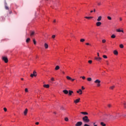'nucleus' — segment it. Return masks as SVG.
Here are the masks:
<instances>
[{"label": "nucleus", "instance_id": "obj_1", "mask_svg": "<svg viewBox=\"0 0 126 126\" xmlns=\"http://www.w3.org/2000/svg\"><path fill=\"white\" fill-rule=\"evenodd\" d=\"M106 116L109 118V119H110L111 120H116L118 119V115L116 116H114L110 114H106Z\"/></svg>", "mask_w": 126, "mask_h": 126}, {"label": "nucleus", "instance_id": "obj_2", "mask_svg": "<svg viewBox=\"0 0 126 126\" xmlns=\"http://www.w3.org/2000/svg\"><path fill=\"white\" fill-rule=\"evenodd\" d=\"M82 120L84 123H89V122H90V120H89V119H88V117L87 116H85L84 117H83Z\"/></svg>", "mask_w": 126, "mask_h": 126}, {"label": "nucleus", "instance_id": "obj_3", "mask_svg": "<svg viewBox=\"0 0 126 126\" xmlns=\"http://www.w3.org/2000/svg\"><path fill=\"white\" fill-rule=\"evenodd\" d=\"M2 60L4 61V63H8V59H7V57H3Z\"/></svg>", "mask_w": 126, "mask_h": 126}, {"label": "nucleus", "instance_id": "obj_4", "mask_svg": "<svg viewBox=\"0 0 126 126\" xmlns=\"http://www.w3.org/2000/svg\"><path fill=\"white\" fill-rule=\"evenodd\" d=\"M36 73V71H33V74H31V77H33V76H37V74Z\"/></svg>", "mask_w": 126, "mask_h": 126}, {"label": "nucleus", "instance_id": "obj_5", "mask_svg": "<svg viewBox=\"0 0 126 126\" xmlns=\"http://www.w3.org/2000/svg\"><path fill=\"white\" fill-rule=\"evenodd\" d=\"M82 126V122H78L75 124V126Z\"/></svg>", "mask_w": 126, "mask_h": 126}, {"label": "nucleus", "instance_id": "obj_6", "mask_svg": "<svg viewBox=\"0 0 126 126\" xmlns=\"http://www.w3.org/2000/svg\"><path fill=\"white\" fill-rule=\"evenodd\" d=\"M79 101H80V98H79L74 100V103H75V104H77V103H79Z\"/></svg>", "mask_w": 126, "mask_h": 126}, {"label": "nucleus", "instance_id": "obj_7", "mask_svg": "<svg viewBox=\"0 0 126 126\" xmlns=\"http://www.w3.org/2000/svg\"><path fill=\"white\" fill-rule=\"evenodd\" d=\"M101 25H102V23H101L100 22H96V26H97L98 27L99 26H101Z\"/></svg>", "mask_w": 126, "mask_h": 126}, {"label": "nucleus", "instance_id": "obj_8", "mask_svg": "<svg viewBox=\"0 0 126 126\" xmlns=\"http://www.w3.org/2000/svg\"><path fill=\"white\" fill-rule=\"evenodd\" d=\"M34 35H35V32L34 31H32V32H30V36L31 37H33V36H34Z\"/></svg>", "mask_w": 126, "mask_h": 126}, {"label": "nucleus", "instance_id": "obj_9", "mask_svg": "<svg viewBox=\"0 0 126 126\" xmlns=\"http://www.w3.org/2000/svg\"><path fill=\"white\" fill-rule=\"evenodd\" d=\"M68 94H69V96H71V95H72V94H73V91L69 90Z\"/></svg>", "mask_w": 126, "mask_h": 126}, {"label": "nucleus", "instance_id": "obj_10", "mask_svg": "<svg viewBox=\"0 0 126 126\" xmlns=\"http://www.w3.org/2000/svg\"><path fill=\"white\" fill-rule=\"evenodd\" d=\"M94 83H96V84H98V83H101V81L99 79H96L95 81H94Z\"/></svg>", "mask_w": 126, "mask_h": 126}, {"label": "nucleus", "instance_id": "obj_11", "mask_svg": "<svg viewBox=\"0 0 126 126\" xmlns=\"http://www.w3.org/2000/svg\"><path fill=\"white\" fill-rule=\"evenodd\" d=\"M63 92L64 94H68L69 91H67L66 90H63Z\"/></svg>", "mask_w": 126, "mask_h": 126}, {"label": "nucleus", "instance_id": "obj_12", "mask_svg": "<svg viewBox=\"0 0 126 126\" xmlns=\"http://www.w3.org/2000/svg\"><path fill=\"white\" fill-rule=\"evenodd\" d=\"M27 113H28V109L27 108L25 110L24 112V115L26 116V115H27Z\"/></svg>", "mask_w": 126, "mask_h": 126}, {"label": "nucleus", "instance_id": "obj_13", "mask_svg": "<svg viewBox=\"0 0 126 126\" xmlns=\"http://www.w3.org/2000/svg\"><path fill=\"white\" fill-rule=\"evenodd\" d=\"M113 53H114V54L116 56H118V54H119V53L118 52V51H117V50H114V51H113Z\"/></svg>", "mask_w": 126, "mask_h": 126}, {"label": "nucleus", "instance_id": "obj_14", "mask_svg": "<svg viewBox=\"0 0 126 126\" xmlns=\"http://www.w3.org/2000/svg\"><path fill=\"white\" fill-rule=\"evenodd\" d=\"M101 20H102V16H99L98 17V18H97V21H101Z\"/></svg>", "mask_w": 126, "mask_h": 126}, {"label": "nucleus", "instance_id": "obj_15", "mask_svg": "<svg viewBox=\"0 0 126 126\" xmlns=\"http://www.w3.org/2000/svg\"><path fill=\"white\" fill-rule=\"evenodd\" d=\"M77 93H80V95H81V94H82V90H81V89H79L77 91Z\"/></svg>", "mask_w": 126, "mask_h": 126}, {"label": "nucleus", "instance_id": "obj_16", "mask_svg": "<svg viewBox=\"0 0 126 126\" xmlns=\"http://www.w3.org/2000/svg\"><path fill=\"white\" fill-rule=\"evenodd\" d=\"M81 114H82V115H88V113H87L86 112H81Z\"/></svg>", "mask_w": 126, "mask_h": 126}, {"label": "nucleus", "instance_id": "obj_17", "mask_svg": "<svg viewBox=\"0 0 126 126\" xmlns=\"http://www.w3.org/2000/svg\"><path fill=\"white\" fill-rule=\"evenodd\" d=\"M95 60L99 61H101L102 60V58H101L100 57H99V58L95 57Z\"/></svg>", "mask_w": 126, "mask_h": 126}, {"label": "nucleus", "instance_id": "obj_18", "mask_svg": "<svg viewBox=\"0 0 126 126\" xmlns=\"http://www.w3.org/2000/svg\"><path fill=\"white\" fill-rule=\"evenodd\" d=\"M44 47H45V49H48V48H49V45H48V44L45 43Z\"/></svg>", "mask_w": 126, "mask_h": 126}, {"label": "nucleus", "instance_id": "obj_19", "mask_svg": "<svg viewBox=\"0 0 126 126\" xmlns=\"http://www.w3.org/2000/svg\"><path fill=\"white\" fill-rule=\"evenodd\" d=\"M43 87H45V88H49L50 87V85H44Z\"/></svg>", "mask_w": 126, "mask_h": 126}, {"label": "nucleus", "instance_id": "obj_20", "mask_svg": "<svg viewBox=\"0 0 126 126\" xmlns=\"http://www.w3.org/2000/svg\"><path fill=\"white\" fill-rule=\"evenodd\" d=\"M59 69H60V66L59 65L56 66L55 67V70H59Z\"/></svg>", "mask_w": 126, "mask_h": 126}, {"label": "nucleus", "instance_id": "obj_21", "mask_svg": "<svg viewBox=\"0 0 126 126\" xmlns=\"http://www.w3.org/2000/svg\"><path fill=\"white\" fill-rule=\"evenodd\" d=\"M117 32H122V33H124V31L123 30H121L120 29L119 30H116Z\"/></svg>", "mask_w": 126, "mask_h": 126}, {"label": "nucleus", "instance_id": "obj_22", "mask_svg": "<svg viewBox=\"0 0 126 126\" xmlns=\"http://www.w3.org/2000/svg\"><path fill=\"white\" fill-rule=\"evenodd\" d=\"M5 9H7V10H8V9H9V8H8L6 3L5 4Z\"/></svg>", "mask_w": 126, "mask_h": 126}, {"label": "nucleus", "instance_id": "obj_23", "mask_svg": "<svg viewBox=\"0 0 126 126\" xmlns=\"http://www.w3.org/2000/svg\"><path fill=\"white\" fill-rule=\"evenodd\" d=\"M85 18H86L87 19H92L93 18V17H85Z\"/></svg>", "mask_w": 126, "mask_h": 126}, {"label": "nucleus", "instance_id": "obj_24", "mask_svg": "<svg viewBox=\"0 0 126 126\" xmlns=\"http://www.w3.org/2000/svg\"><path fill=\"white\" fill-rule=\"evenodd\" d=\"M80 41L81 43H83L85 41V39L84 38H81Z\"/></svg>", "mask_w": 126, "mask_h": 126}, {"label": "nucleus", "instance_id": "obj_25", "mask_svg": "<svg viewBox=\"0 0 126 126\" xmlns=\"http://www.w3.org/2000/svg\"><path fill=\"white\" fill-rule=\"evenodd\" d=\"M100 125L102 126H106V124H105V123H104L103 122H101Z\"/></svg>", "mask_w": 126, "mask_h": 126}, {"label": "nucleus", "instance_id": "obj_26", "mask_svg": "<svg viewBox=\"0 0 126 126\" xmlns=\"http://www.w3.org/2000/svg\"><path fill=\"white\" fill-rule=\"evenodd\" d=\"M111 38H112V39H115V38H116V35L115 34H112L111 35Z\"/></svg>", "mask_w": 126, "mask_h": 126}, {"label": "nucleus", "instance_id": "obj_27", "mask_svg": "<svg viewBox=\"0 0 126 126\" xmlns=\"http://www.w3.org/2000/svg\"><path fill=\"white\" fill-rule=\"evenodd\" d=\"M88 81H92V78L89 77L87 78Z\"/></svg>", "mask_w": 126, "mask_h": 126}, {"label": "nucleus", "instance_id": "obj_28", "mask_svg": "<svg viewBox=\"0 0 126 126\" xmlns=\"http://www.w3.org/2000/svg\"><path fill=\"white\" fill-rule=\"evenodd\" d=\"M66 79H68V80H70L71 79V78L68 76H67Z\"/></svg>", "mask_w": 126, "mask_h": 126}, {"label": "nucleus", "instance_id": "obj_29", "mask_svg": "<svg viewBox=\"0 0 126 126\" xmlns=\"http://www.w3.org/2000/svg\"><path fill=\"white\" fill-rule=\"evenodd\" d=\"M30 41V38H28V39H27L26 40V42L27 43H29V41Z\"/></svg>", "mask_w": 126, "mask_h": 126}, {"label": "nucleus", "instance_id": "obj_30", "mask_svg": "<svg viewBox=\"0 0 126 126\" xmlns=\"http://www.w3.org/2000/svg\"><path fill=\"white\" fill-rule=\"evenodd\" d=\"M120 47L121 48V49H123L124 48V45L123 44H120Z\"/></svg>", "mask_w": 126, "mask_h": 126}, {"label": "nucleus", "instance_id": "obj_31", "mask_svg": "<svg viewBox=\"0 0 126 126\" xmlns=\"http://www.w3.org/2000/svg\"><path fill=\"white\" fill-rule=\"evenodd\" d=\"M107 18H108V20H112V18L110 16H108Z\"/></svg>", "mask_w": 126, "mask_h": 126}, {"label": "nucleus", "instance_id": "obj_32", "mask_svg": "<svg viewBox=\"0 0 126 126\" xmlns=\"http://www.w3.org/2000/svg\"><path fill=\"white\" fill-rule=\"evenodd\" d=\"M114 88H115V86H112L110 87V89H111V90H113Z\"/></svg>", "mask_w": 126, "mask_h": 126}, {"label": "nucleus", "instance_id": "obj_33", "mask_svg": "<svg viewBox=\"0 0 126 126\" xmlns=\"http://www.w3.org/2000/svg\"><path fill=\"white\" fill-rule=\"evenodd\" d=\"M64 120L65 122H68V118L67 117L65 118Z\"/></svg>", "mask_w": 126, "mask_h": 126}, {"label": "nucleus", "instance_id": "obj_34", "mask_svg": "<svg viewBox=\"0 0 126 126\" xmlns=\"http://www.w3.org/2000/svg\"><path fill=\"white\" fill-rule=\"evenodd\" d=\"M33 44L34 45H36V40H35V39H33Z\"/></svg>", "mask_w": 126, "mask_h": 126}, {"label": "nucleus", "instance_id": "obj_35", "mask_svg": "<svg viewBox=\"0 0 126 126\" xmlns=\"http://www.w3.org/2000/svg\"><path fill=\"white\" fill-rule=\"evenodd\" d=\"M103 58L104 59H108V57H107V56H106V55H103Z\"/></svg>", "mask_w": 126, "mask_h": 126}, {"label": "nucleus", "instance_id": "obj_36", "mask_svg": "<svg viewBox=\"0 0 126 126\" xmlns=\"http://www.w3.org/2000/svg\"><path fill=\"white\" fill-rule=\"evenodd\" d=\"M124 105V108H126V101H124V102L123 103Z\"/></svg>", "mask_w": 126, "mask_h": 126}, {"label": "nucleus", "instance_id": "obj_37", "mask_svg": "<svg viewBox=\"0 0 126 126\" xmlns=\"http://www.w3.org/2000/svg\"><path fill=\"white\" fill-rule=\"evenodd\" d=\"M96 85L97 87H100V86H101V84L100 83L96 84Z\"/></svg>", "mask_w": 126, "mask_h": 126}, {"label": "nucleus", "instance_id": "obj_38", "mask_svg": "<svg viewBox=\"0 0 126 126\" xmlns=\"http://www.w3.org/2000/svg\"><path fill=\"white\" fill-rule=\"evenodd\" d=\"M52 38H53V39H55L56 38V35H53L52 36Z\"/></svg>", "mask_w": 126, "mask_h": 126}, {"label": "nucleus", "instance_id": "obj_39", "mask_svg": "<svg viewBox=\"0 0 126 126\" xmlns=\"http://www.w3.org/2000/svg\"><path fill=\"white\" fill-rule=\"evenodd\" d=\"M102 43H106V40L105 39H103L102 40Z\"/></svg>", "mask_w": 126, "mask_h": 126}, {"label": "nucleus", "instance_id": "obj_40", "mask_svg": "<svg viewBox=\"0 0 126 126\" xmlns=\"http://www.w3.org/2000/svg\"><path fill=\"white\" fill-rule=\"evenodd\" d=\"M80 78H82V79H83V80H84V79H85V76H81V77H80Z\"/></svg>", "mask_w": 126, "mask_h": 126}, {"label": "nucleus", "instance_id": "obj_41", "mask_svg": "<svg viewBox=\"0 0 126 126\" xmlns=\"http://www.w3.org/2000/svg\"><path fill=\"white\" fill-rule=\"evenodd\" d=\"M89 63H92V61L90 60L88 61Z\"/></svg>", "mask_w": 126, "mask_h": 126}, {"label": "nucleus", "instance_id": "obj_42", "mask_svg": "<svg viewBox=\"0 0 126 126\" xmlns=\"http://www.w3.org/2000/svg\"><path fill=\"white\" fill-rule=\"evenodd\" d=\"M25 92H28V89L26 88L25 90Z\"/></svg>", "mask_w": 126, "mask_h": 126}, {"label": "nucleus", "instance_id": "obj_43", "mask_svg": "<svg viewBox=\"0 0 126 126\" xmlns=\"http://www.w3.org/2000/svg\"><path fill=\"white\" fill-rule=\"evenodd\" d=\"M3 110L4 111V112H6V111H7V109H6V108H4Z\"/></svg>", "mask_w": 126, "mask_h": 126}, {"label": "nucleus", "instance_id": "obj_44", "mask_svg": "<svg viewBox=\"0 0 126 126\" xmlns=\"http://www.w3.org/2000/svg\"><path fill=\"white\" fill-rule=\"evenodd\" d=\"M108 108H111V107H112V105H111V104H108Z\"/></svg>", "mask_w": 126, "mask_h": 126}, {"label": "nucleus", "instance_id": "obj_45", "mask_svg": "<svg viewBox=\"0 0 126 126\" xmlns=\"http://www.w3.org/2000/svg\"><path fill=\"white\" fill-rule=\"evenodd\" d=\"M86 45H87V46H90V44L89 43H86Z\"/></svg>", "mask_w": 126, "mask_h": 126}, {"label": "nucleus", "instance_id": "obj_46", "mask_svg": "<svg viewBox=\"0 0 126 126\" xmlns=\"http://www.w3.org/2000/svg\"><path fill=\"white\" fill-rule=\"evenodd\" d=\"M106 64L107 65H109V62L108 61H106Z\"/></svg>", "mask_w": 126, "mask_h": 126}, {"label": "nucleus", "instance_id": "obj_47", "mask_svg": "<svg viewBox=\"0 0 126 126\" xmlns=\"http://www.w3.org/2000/svg\"><path fill=\"white\" fill-rule=\"evenodd\" d=\"M84 126H90V125L87 124H85Z\"/></svg>", "mask_w": 126, "mask_h": 126}, {"label": "nucleus", "instance_id": "obj_48", "mask_svg": "<svg viewBox=\"0 0 126 126\" xmlns=\"http://www.w3.org/2000/svg\"><path fill=\"white\" fill-rule=\"evenodd\" d=\"M51 80L52 81H55V79H54V78H52Z\"/></svg>", "mask_w": 126, "mask_h": 126}, {"label": "nucleus", "instance_id": "obj_49", "mask_svg": "<svg viewBox=\"0 0 126 126\" xmlns=\"http://www.w3.org/2000/svg\"><path fill=\"white\" fill-rule=\"evenodd\" d=\"M82 90H84V89H85V88H84V87L82 86Z\"/></svg>", "mask_w": 126, "mask_h": 126}, {"label": "nucleus", "instance_id": "obj_50", "mask_svg": "<svg viewBox=\"0 0 126 126\" xmlns=\"http://www.w3.org/2000/svg\"><path fill=\"white\" fill-rule=\"evenodd\" d=\"M97 5H101V3L100 2L97 3Z\"/></svg>", "mask_w": 126, "mask_h": 126}, {"label": "nucleus", "instance_id": "obj_51", "mask_svg": "<svg viewBox=\"0 0 126 126\" xmlns=\"http://www.w3.org/2000/svg\"><path fill=\"white\" fill-rule=\"evenodd\" d=\"M62 73L63 74H65V72H64V71H62Z\"/></svg>", "mask_w": 126, "mask_h": 126}, {"label": "nucleus", "instance_id": "obj_52", "mask_svg": "<svg viewBox=\"0 0 126 126\" xmlns=\"http://www.w3.org/2000/svg\"><path fill=\"white\" fill-rule=\"evenodd\" d=\"M35 125H39V122H36V123H35Z\"/></svg>", "mask_w": 126, "mask_h": 126}, {"label": "nucleus", "instance_id": "obj_53", "mask_svg": "<svg viewBox=\"0 0 126 126\" xmlns=\"http://www.w3.org/2000/svg\"><path fill=\"white\" fill-rule=\"evenodd\" d=\"M119 19H120V21H122V20H123V19L122 18H120Z\"/></svg>", "mask_w": 126, "mask_h": 126}, {"label": "nucleus", "instance_id": "obj_54", "mask_svg": "<svg viewBox=\"0 0 126 126\" xmlns=\"http://www.w3.org/2000/svg\"><path fill=\"white\" fill-rule=\"evenodd\" d=\"M123 117H124V118H126V115H123Z\"/></svg>", "mask_w": 126, "mask_h": 126}, {"label": "nucleus", "instance_id": "obj_55", "mask_svg": "<svg viewBox=\"0 0 126 126\" xmlns=\"http://www.w3.org/2000/svg\"><path fill=\"white\" fill-rule=\"evenodd\" d=\"M70 80H71V81H74V79H72L71 78V79Z\"/></svg>", "mask_w": 126, "mask_h": 126}, {"label": "nucleus", "instance_id": "obj_56", "mask_svg": "<svg viewBox=\"0 0 126 126\" xmlns=\"http://www.w3.org/2000/svg\"><path fill=\"white\" fill-rule=\"evenodd\" d=\"M96 12V9H94V12Z\"/></svg>", "mask_w": 126, "mask_h": 126}, {"label": "nucleus", "instance_id": "obj_57", "mask_svg": "<svg viewBox=\"0 0 126 126\" xmlns=\"http://www.w3.org/2000/svg\"><path fill=\"white\" fill-rule=\"evenodd\" d=\"M61 110H63V107H61Z\"/></svg>", "mask_w": 126, "mask_h": 126}, {"label": "nucleus", "instance_id": "obj_58", "mask_svg": "<svg viewBox=\"0 0 126 126\" xmlns=\"http://www.w3.org/2000/svg\"><path fill=\"white\" fill-rule=\"evenodd\" d=\"M21 79V80H24V79H23V78H22Z\"/></svg>", "mask_w": 126, "mask_h": 126}, {"label": "nucleus", "instance_id": "obj_59", "mask_svg": "<svg viewBox=\"0 0 126 126\" xmlns=\"http://www.w3.org/2000/svg\"><path fill=\"white\" fill-rule=\"evenodd\" d=\"M92 12H93V10L91 11V13H92Z\"/></svg>", "mask_w": 126, "mask_h": 126}, {"label": "nucleus", "instance_id": "obj_60", "mask_svg": "<svg viewBox=\"0 0 126 126\" xmlns=\"http://www.w3.org/2000/svg\"><path fill=\"white\" fill-rule=\"evenodd\" d=\"M53 22H56V20H54Z\"/></svg>", "mask_w": 126, "mask_h": 126}, {"label": "nucleus", "instance_id": "obj_61", "mask_svg": "<svg viewBox=\"0 0 126 126\" xmlns=\"http://www.w3.org/2000/svg\"><path fill=\"white\" fill-rule=\"evenodd\" d=\"M97 56L99 57V53H97Z\"/></svg>", "mask_w": 126, "mask_h": 126}, {"label": "nucleus", "instance_id": "obj_62", "mask_svg": "<svg viewBox=\"0 0 126 126\" xmlns=\"http://www.w3.org/2000/svg\"><path fill=\"white\" fill-rule=\"evenodd\" d=\"M11 13V12H10V13Z\"/></svg>", "mask_w": 126, "mask_h": 126}, {"label": "nucleus", "instance_id": "obj_63", "mask_svg": "<svg viewBox=\"0 0 126 126\" xmlns=\"http://www.w3.org/2000/svg\"><path fill=\"white\" fill-rule=\"evenodd\" d=\"M94 125H95V123H94Z\"/></svg>", "mask_w": 126, "mask_h": 126}]
</instances>
